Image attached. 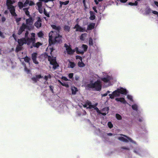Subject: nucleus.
Returning <instances> with one entry per match:
<instances>
[{"label": "nucleus", "mask_w": 158, "mask_h": 158, "mask_svg": "<svg viewBox=\"0 0 158 158\" xmlns=\"http://www.w3.org/2000/svg\"><path fill=\"white\" fill-rule=\"evenodd\" d=\"M51 27L54 31H51L49 34V43L50 46L56 42L59 43L61 41V36L59 34L60 27L53 25H52Z\"/></svg>", "instance_id": "1"}, {"label": "nucleus", "mask_w": 158, "mask_h": 158, "mask_svg": "<svg viewBox=\"0 0 158 158\" xmlns=\"http://www.w3.org/2000/svg\"><path fill=\"white\" fill-rule=\"evenodd\" d=\"M35 34L34 33L31 34V36L30 38H28L27 35V41L26 43L29 46H30L31 48L33 47L38 48L39 46L42 45V44L39 42L35 43Z\"/></svg>", "instance_id": "2"}, {"label": "nucleus", "mask_w": 158, "mask_h": 158, "mask_svg": "<svg viewBox=\"0 0 158 158\" xmlns=\"http://www.w3.org/2000/svg\"><path fill=\"white\" fill-rule=\"evenodd\" d=\"M97 104H98L96 103L94 105H92L91 103L90 102H87L85 104L83 105V106L84 107H86L87 108H94L97 111V112L101 113L103 115H105L108 113V111L109 110V108L108 107H105L103 109L102 111V112H101L98 109L96 106Z\"/></svg>", "instance_id": "3"}, {"label": "nucleus", "mask_w": 158, "mask_h": 158, "mask_svg": "<svg viewBox=\"0 0 158 158\" xmlns=\"http://www.w3.org/2000/svg\"><path fill=\"white\" fill-rule=\"evenodd\" d=\"M49 50H50L51 56H48V60L50 62V64L53 65V69H55L58 67L59 65L56 61V57L53 56L52 54L53 49L52 48H51L50 46H48L47 50L48 51Z\"/></svg>", "instance_id": "4"}, {"label": "nucleus", "mask_w": 158, "mask_h": 158, "mask_svg": "<svg viewBox=\"0 0 158 158\" xmlns=\"http://www.w3.org/2000/svg\"><path fill=\"white\" fill-rule=\"evenodd\" d=\"M101 77V80L104 82L105 87H109L113 84L112 83L113 77L111 76L108 75L106 73L103 72Z\"/></svg>", "instance_id": "5"}, {"label": "nucleus", "mask_w": 158, "mask_h": 158, "mask_svg": "<svg viewBox=\"0 0 158 158\" xmlns=\"http://www.w3.org/2000/svg\"><path fill=\"white\" fill-rule=\"evenodd\" d=\"M33 23V20L31 18L26 20V25L23 23L21 27H20L18 32V34L20 35L25 30L27 29L30 30Z\"/></svg>", "instance_id": "6"}, {"label": "nucleus", "mask_w": 158, "mask_h": 158, "mask_svg": "<svg viewBox=\"0 0 158 158\" xmlns=\"http://www.w3.org/2000/svg\"><path fill=\"white\" fill-rule=\"evenodd\" d=\"M127 93V91L126 89L120 88H118L117 90L113 92L112 94H109V95L110 98L113 99L114 97L119 96L120 94L125 95Z\"/></svg>", "instance_id": "7"}, {"label": "nucleus", "mask_w": 158, "mask_h": 158, "mask_svg": "<svg viewBox=\"0 0 158 158\" xmlns=\"http://www.w3.org/2000/svg\"><path fill=\"white\" fill-rule=\"evenodd\" d=\"M86 88L92 89L93 90L99 91L102 88V82L97 80L94 83H90L86 86Z\"/></svg>", "instance_id": "8"}, {"label": "nucleus", "mask_w": 158, "mask_h": 158, "mask_svg": "<svg viewBox=\"0 0 158 158\" xmlns=\"http://www.w3.org/2000/svg\"><path fill=\"white\" fill-rule=\"evenodd\" d=\"M30 59L27 56H26L25 58H21L20 59V61L22 62V64L24 66L25 71L27 73H30V70L28 68L30 65Z\"/></svg>", "instance_id": "9"}, {"label": "nucleus", "mask_w": 158, "mask_h": 158, "mask_svg": "<svg viewBox=\"0 0 158 158\" xmlns=\"http://www.w3.org/2000/svg\"><path fill=\"white\" fill-rule=\"evenodd\" d=\"M15 2L14 1L11 0H6V5L8 9L9 10L11 15L15 17L17 16V14L15 12V7L12 5V4Z\"/></svg>", "instance_id": "10"}, {"label": "nucleus", "mask_w": 158, "mask_h": 158, "mask_svg": "<svg viewBox=\"0 0 158 158\" xmlns=\"http://www.w3.org/2000/svg\"><path fill=\"white\" fill-rule=\"evenodd\" d=\"M118 139L122 141L126 142H130L131 144L133 146L136 145L135 142L132 140L131 138L125 135H118Z\"/></svg>", "instance_id": "11"}, {"label": "nucleus", "mask_w": 158, "mask_h": 158, "mask_svg": "<svg viewBox=\"0 0 158 158\" xmlns=\"http://www.w3.org/2000/svg\"><path fill=\"white\" fill-rule=\"evenodd\" d=\"M28 34V31H26L25 33V37L24 38H23L20 39L18 40V42L19 44V45H18L16 48V52H18L21 50L22 48V46L24 44H27L26 43V41H27V35Z\"/></svg>", "instance_id": "12"}, {"label": "nucleus", "mask_w": 158, "mask_h": 158, "mask_svg": "<svg viewBox=\"0 0 158 158\" xmlns=\"http://www.w3.org/2000/svg\"><path fill=\"white\" fill-rule=\"evenodd\" d=\"M88 48V46L85 44H82L81 46L79 48H76L75 50L76 53L77 54H83L84 52L87 51Z\"/></svg>", "instance_id": "13"}, {"label": "nucleus", "mask_w": 158, "mask_h": 158, "mask_svg": "<svg viewBox=\"0 0 158 158\" xmlns=\"http://www.w3.org/2000/svg\"><path fill=\"white\" fill-rule=\"evenodd\" d=\"M28 4L30 6H32L34 5L35 4L33 1L31 0H26L24 4L21 2H19L18 3V6L20 9L26 6Z\"/></svg>", "instance_id": "14"}, {"label": "nucleus", "mask_w": 158, "mask_h": 158, "mask_svg": "<svg viewBox=\"0 0 158 158\" xmlns=\"http://www.w3.org/2000/svg\"><path fill=\"white\" fill-rule=\"evenodd\" d=\"M64 46L65 48L67 54H73L76 51L75 49L74 50H72L70 45L65 44Z\"/></svg>", "instance_id": "15"}, {"label": "nucleus", "mask_w": 158, "mask_h": 158, "mask_svg": "<svg viewBox=\"0 0 158 158\" xmlns=\"http://www.w3.org/2000/svg\"><path fill=\"white\" fill-rule=\"evenodd\" d=\"M134 152L141 156H144L145 152L139 147L137 148L134 150Z\"/></svg>", "instance_id": "16"}, {"label": "nucleus", "mask_w": 158, "mask_h": 158, "mask_svg": "<svg viewBox=\"0 0 158 158\" xmlns=\"http://www.w3.org/2000/svg\"><path fill=\"white\" fill-rule=\"evenodd\" d=\"M74 29H76V31H80L81 32H84L85 31H86L85 28H83L79 25L78 24H77L74 27Z\"/></svg>", "instance_id": "17"}, {"label": "nucleus", "mask_w": 158, "mask_h": 158, "mask_svg": "<svg viewBox=\"0 0 158 158\" xmlns=\"http://www.w3.org/2000/svg\"><path fill=\"white\" fill-rule=\"evenodd\" d=\"M89 44L90 46H92L94 48L97 47V44L95 41H94L93 39L91 37H90L89 39Z\"/></svg>", "instance_id": "18"}, {"label": "nucleus", "mask_w": 158, "mask_h": 158, "mask_svg": "<svg viewBox=\"0 0 158 158\" xmlns=\"http://www.w3.org/2000/svg\"><path fill=\"white\" fill-rule=\"evenodd\" d=\"M41 21L40 18H38L37 21L35 23V26L38 28H40L41 26Z\"/></svg>", "instance_id": "19"}, {"label": "nucleus", "mask_w": 158, "mask_h": 158, "mask_svg": "<svg viewBox=\"0 0 158 158\" xmlns=\"http://www.w3.org/2000/svg\"><path fill=\"white\" fill-rule=\"evenodd\" d=\"M36 5L37 6V8L40 13H42L43 12V10L42 9V3L41 2H39L36 3Z\"/></svg>", "instance_id": "20"}, {"label": "nucleus", "mask_w": 158, "mask_h": 158, "mask_svg": "<svg viewBox=\"0 0 158 158\" xmlns=\"http://www.w3.org/2000/svg\"><path fill=\"white\" fill-rule=\"evenodd\" d=\"M37 56V53H34L32 54V58L33 60V61L34 63L36 64H38V62L36 60Z\"/></svg>", "instance_id": "21"}, {"label": "nucleus", "mask_w": 158, "mask_h": 158, "mask_svg": "<svg viewBox=\"0 0 158 158\" xmlns=\"http://www.w3.org/2000/svg\"><path fill=\"white\" fill-rule=\"evenodd\" d=\"M151 11L152 13L155 15H156L157 17H158V12L156 11L152 10L149 8H148L146 10V13L147 14H149Z\"/></svg>", "instance_id": "22"}, {"label": "nucleus", "mask_w": 158, "mask_h": 158, "mask_svg": "<svg viewBox=\"0 0 158 158\" xmlns=\"http://www.w3.org/2000/svg\"><path fill=\"white\" fill-rule=\"evenodd\" d=\"M42 77L40 75H36L35 77H33L32 78V79L33 81L35 82H37L39 80L42 78Z\"/></svg>", "instance_id": "23"}, {"label": "nucleus", "mask_w": 158, "mask_h": 158, "mask_svg": "<svg viewBox=\"0 0 158 158\" xmlns=\"http://www.w3.org/2000/svg\"><path fill=\"white\" fill-rule=\"evenodd\" d=\"M115 100L117 101H119L124 104H125L127 103V102L125 100L124 98H115Z\"/></svg>", "instance_id": "24"}, {"label": "nucleus", "mask_w": 158, "mask_h": 158, "mask_svg": "<svg viewBox=\"0 0 158 158\" xmlns=\"http://www.w3.org/2000/svg\"><path fill=\"white\" fill-rule=\"evenodd\" d=\"M139 106L137 103H134L131 106V107L132 109L135 111H137L139 109Z\"/></svg>", "instance_id": "25"}, {"label": "nucleus", "mask_w": 158, "mask_h": 158, "mask_svg": "<svg viewBox=\"0 0 158 158\" xmlns=\"http://www.w3.org/2000/svg\"><path fill=\"white\" fill-rule=\"evenodd\" d=\"M51 78V76L50 74H48L47 76H45L44 77V80H45V81H44V83L45 84H48V83L47 81L49 79H50Z\"/></svg>", "instance_id": "26"}, {"label": "nucleus", "mask_w": 158, "mask_h": 158, "mask_svg": "<svg viewBox=\"0 0 158 158\" xmlns=\"http://www.w3.org/2000/svg\"><path fill=\"white\" fill-rule=\"evenodd\" d=\"M71 90L72 91V94L73 95L75 94L78 91L77 88L73 86H72L71 87Z\"/></svg>", "instance_id": "27"}, {"label": "nucleus", "mask_w": 158, "mask_h": 158, "mask_svg": "<svg viewBox=\"0 0 158 158\" xmlns=\"http://www.w3.org/2000/svg\"><path fill=\"white\" fill-rule=\"evenodd\" d=\"M95 25L94 23H91L88 25L87 30H91L94 28Z\"/></svg>", "instance_id": "28"}, {"label": "nucleus", "mask_w": 158, "mask_h": 158, "mask_svg": "<svg viewBox=\"0 0 158 158\" xmlns=\"http://www.w3.org/2000/svg\"><path fill=\"white\" fill-rule=\"evenodd\" d=\"M87 34L86 33L82 34L80 36V38L81 40H84L87 37Z\"/></svg>", "instance_id": "29"}, {"label": "nucleus", "mask_w": 158, "mask_h": 158, "mask_svg": "<svg viewBox=\"0 0 158 158\" xmlns=\"http://www.w3.org/2000/svg\"><path fill=\"white\" fill-rule=\"evenodd\" d=\"M90 16L89 17V19L91 20H93L94 19H95V16L94 15V14L92 11H90Z\"/></svg>", "instance_id": "30"}, {"label": "nucleus", "mask_w": 158, "mask_h": 158, "mask_svg": "<svg viewBox=\"0 0 158 158\" xmlns=\"http://www.w3.org/2000/svg\"><path fill=\"white\" fill-rule=\"evenodd\" d=\"M69 2V1H67L64 2L60 1V7H61L62 5H66L68 4Z\"/></svg>", "instance_id": "31"}, {"label": "nucleus", "mask_w": 158, "mask_h": 158, "mask_svg": "<svg viewBox=\"0 0 158 158\" xmlns=\"http://www.w3.org/2000/svg\"><path fill=\"white\" fill-rule=\"evenodd\" d=\"M68 65L69 67L73 68L75 67V64L74 62L69 61Z\"/></svg>", "instance_id": "32"}, {"label": "nucleus", "mask_w": 158, "mask_h": 158, "mask_svg": "<svg viewBox=\"0 0 158 158\" xmlns=\"http://www.w3.org/2000/svg\"><path fill=\"white\" fill-rule=\"evenodd\" d=\"M78 65L80 67H83L85 66V64L82 62V60L78 62Z\"/></svg>", "instance_id": "33"}, {"label": "nucleus", "mask_w": 158, "mask_h": 158, "mask_svg": "<svg viewBox=\"0 0 158 158\" xmlns=\"http://www.w3.org/2000/svg\"><path fill=\"white\" fill-rule=\"evenodd\" d=\"M23 11L25 12L26 14L29 16V11H28V8H24L23 9Z\"/></svg>", "instance_id": "34"}, {"label": "nucleus", "mask_w": 158, "mask_h": 158, "mask_svg": "<svg viewBox=\"0 0 158 158\" xmlns=\"http://www.w3.org/2000/svg\"><path fill=\"white\" fill-rule=\"evenodd\" d=\"M127 99H129L131 101L134 102L133 97L132 96L130 95H127Z\"/></svg>", "instance_id": "35"}, {"label": "nucleus", "mask_w": 158, "mask_h": 158, "mask_svg": "<svg viewBox=\"0 0 158 158\" xmlns=\"http://www.w3.org/2000/svg\"><path fill=\"white\" fill-rule=\"evenodd\" d=\"M58 81L63 86H64L66 87H69V85L68 84L65 83H62L60 80H58Z\"/></svg>", "instance_id": "36"}, {"label": "nucleus", "mask_w": 158, "mask_h": 158, "mask_svg": "<svg viewBox=\"0 0 158 158\" xmlns=\"http://www.w3.org/2000/svg\"><path fill=\"white\" fill-rule=\"evenodd\" d=\"M15 20L16 21L17 23V24L18 25H19V22L21 20V18H17V17H15Z\"/></svg>", "instance_id": "37"}, {"label": "nucleus", "mask_w": 158, "mask_h": 158, "mask_svg": "<svg viewBox=\"0 0 158 158\" xmlns=\"http://www.w3.org/2000/svg\"><path fill=\"white\" fill-rule=\"evenodd\" d=\"M110 92L109 91H106V92L104 94H101V95H102V97H105L108 94H109L110 93Z\"/></svg>", "instance_id": "38"}, {"label": "nucleus", "mask_w": 158, "mask_h": 158, "mask_svg": "<svg viewBox=\"0 0 158 158\" xmlns=\"http://www.w3.org/2000/svg\"><path fill=\"white\" fill-rule=\"evenodd\" d=\"M116 117L118 120H120L122 119L121 116L118 114H116Z\"/></svg>", "instance_id": "39"}, {"label": "nucleus", "mask_w": 158, "mask_h": 158, "mask_svg": "<svg viewBox=\"0 0 158 158\" xmlns=\"http://www.w3.org/2000/svg\"><path fill=\"white\" fill-rule=\"evenodd\" d=\"M38 35L39 37H43L44 34L42 31H40L38 33Z\"/></svg>", "instance_id": "40"}, {"label": "nucleus", "mask_w": 158, "mask_h": 158, "mask_svg": "<svg viewBox=\"0 0 158 158\" xmlns=\"http://www.w3.org/2000/svg\"><path fill=\"white\" fill-rule=\"evenodd\" d=\"M138 4V2L137 1L135 2L134 3L129 2V5L131 6H136Z\"/></svg>", "instance_id": "41"}, {"label": "nucleus", "mask_w": 158, "mask_h": 158, "mask_svg": "<svg viewBox=\"0 0 158 158\" xmlns=\"http://www.w3.org/2000/svg\"><path fill=\"white\" fill-rule=\"evenodd\" d=\"M64 30L66 31H69L70 30V27L68 26H65L64 27Z\"/></svg>", "instance_id": "42"}, {"label": "nucleus", "mask_w": 158, "mask_h": 158, "mask_svg": "<svg viewBox=\"0 0 158 158\" xmlns=\"http://www.w3.org/2000/svg\"><path fill=\"white\" fill-rule=\"evenodd\" d=\"M108 125L109 128H112L113 127V125L112 123L110 122H109L108 123Z\"/></svg>", "instance_id": "43"}, {"label": "nucleus", "mask_w": 158, "mask_h": 158, "mask_svg": "<svg viewBox=\"0 0 158 158\" xmlns=\"http://www.w3.org/2000/svg\"><path fill=\"white\" fill-rule=\"evenodd\" d=\"M54 0H39L40 2H44L45 3H47L50 1H53Z\"/></svg>", "instance_id": "44"}, {"label": "nucleus", "mask_w": 158, "mask_h": 158, "mask_svg": "<svg viewBox=\"0 0 158 158\" xmlns=\"http://www.w3.org/2000/svg\"><path fill=\"white\" fill-rule=\"evenodd\" d=\"M73 73H70L68 75L70 79H72L73 78Z\"/></svg>", "instance_id": "45"}, {"label": "nucleus", "mask_w": 158, "mask_h": 158, "mask_svg": "<svg viewBox=\"0 0 158 158\" xmlns=\"http://www.w3.org/2000/svg\"><path fill=\"white\" fill-rule=\"evenodd\" d=\"M76 58L77 60L79 59L80 60H80H82V57H81L80 56H76Z\"/></svg>", "instance_id": "46"}, {"label": "nucleus", "mask_w": 158, "mask_h": 158, "mask_svg": "<svg viewBox=\"0 0 158 158\" xmlns=\"http://www.w3.org/2000/svg\"><path fill=\"white\" fill-rule=\"evenodd\" d=\"M0 36L2 38H4L5 37L4 34L3 33H2L1 31H0Z\"/></svg>", "instance_id": "47"}, {"label": "nucleus", "mask_w": 158, "mask_h": 158, "mask_svg": "<svg viewBox=\"0 0 158 158\" xmlns=\"http://www.w3.org/2000/svg\"><path fill=\"white\" fill-rule=\"evenodd\" d=\"M44 13L45 14V15L47 17H49V14L46 12L45 9H44Z\"/></svg>", "instance_id": "48"}, {"label": "nucleus", "mask_w": 158, "mask_h": 158, "mask_svg": "<svg viewBox=\"0 0 158 158\" xmlns=\"http://www.w3.org/2000/svg\"><path fill=\"white\" fill-rule=\"evenodd\" d=\"M62 79L63 80H64L65 81H67L69 80L68 79V78L67 77H62Z\"/></svg>", "instance_id": "49"}, {"label": "nucleus", "mask_w": 158, "mask_h": 158, "mask_svg": "<svg viewBox=\"0 0 158 158\" xmlns=\"http://www.w3.org/2000/svg\"><path fill=\"white\" fill-rule=\"evenodd\" d=\"M75 78L76 80L77 81L79 79V77L77 75H76L75 76Z\"/></svg>", "instance_id": "50"}, {"label": "nucleus", "mask_w": 158, "mask_h": 158, "mask_svg": "<svg viewBox=\"0 0 158 158\" xmlns=\"http://www.w3.org/2000/svg\"><path fill=\"white\" fill-rule=\"evenodd\" d=\"M154 4L158 7V2L156 1L154 2Z\"/></svg>", "instance_id": "51"}, {"label": "nucleus", "mask_w": 158, "mask_h": 158, "mask_svg": "<svg viewBox=\"0 0 158 158\" xmlns=\"http://www.w3.org/2000/svg\"><path fill=\"white\" fill-rule=\"evenodd\" d=\"M6 20V18L5 17H2V22H4Z\"/></svg>", "instance_id": "52"}, {"label": "nucleus", "mask_w": 158, "mask_h": 158, "mask_svg": "<svg viewBox=\"0 0 158 158\" xmlns=\"http://www.w3.org/2000/svg\"><path fill=\"white\" fill-rule=\"evenodd\" d=\"M94 77L97 79L99 78V76L98 75H94Z\"/></svg>", "instance_id": "53"}, {"label": "nucleus", "mask_w": 158, "mask_h": 158, "mask_svg": "<svg viewBox=\"0 0 158 158\" xmlns=\"http://www.w3.org/2000/svg\"><path fill=\"white\" fill-rule=\"evenodd\" d=\"M49 87H50V89L52 91H53V87L52 86H50Z\"/></svg>", "instance_id": "54"}, {"label": "nucleus", "mask_w": 158, "mask_h": 158, "mask_svg": "<svg viewBox=\"0 0 158 158\" xmlns=\"http://www.w3.org/2000/svg\"><path fill=\"white\" fill-rule=\"evenodd\" d=\"M127 0H120V1L122 3L126 2Z\"/></svg>", "instance_id": "55"}, {"label": "nucleus", "mask_w": 158, "mask_h": 158, "mask_svg": "<svg viewBox=\"0 0 158 158\" xmlns=\"http://www.w3.org/2000/svg\"><path fill=\"white\" fill-rule=\"evenodd\" d=\"M123 148L125 149H127V150H129L131 148H128V147H123Z\"/></svg>", "instance_id": "56"}, {"label": "nucleus", "mask_w": 158, "mask_h": 158, "mask_svg": "<svg viewBox=\"0 0 158 158\" xmlns=\"http://www.w3.org/2000/svg\"><path fill=\"white\" fill-rule=\"evenodd\" d=\"M13 37L14 38V39H15V41H16V36H15V34H13Z\"/></svg>", "instance_id": "57"}, {"label": "nucleus", "mask_w": 158, "mask_h": 158, "mask_svg": "<svg viewBox=\"0 0 158 158\" xmlns=\"http://www.w3.org/2000/svg\"><path fill=\"white\" fill-rule=\"evenodd\" d=\"M83 3L84 4V5L85 7L86 8V6H85V0H83Z\"/></svg>", "instance_id": "58"}, {"label": "nucleus", "mask_w": 158, "mask_h": 158, "mask_svg": "<svg viewBox=\"0 0 158 158\" xmlns=\"http://www.w3.org/2000/svg\"><path fill=\"white\" fill-rule=\"evenodd\" d=\"M107 135L109 136H111L112 135V134L111 133H109L107 134Z\"/></svg>", "instance_id": "59"}, {"label": "nucleus", "mask_w": 158, "mask_h": 158, "mask_svg": "<svg viewBox=\"0 0 158 158\" xmlns=\"http://www.w3.org/2000/svg\"><path fill=\"white\" fill-rule=\"evenodd\" d=\"M95 2L96 4H98V2L97 1V0H95Z\"/></svg>", "instance_id": "60"}, {"label": "nucleus", "mask_w": 158, "mask_h": 158, "mask_svg": "<svg viewBox=\"0 0 158 158\" xmlns=\"http://www.w3.org/2000/svg\"><path fill=\"white\" fill-rule=\"evenodd\" d=\"M139 121H140V122H141V121H142V119H139Z\"/></svg>", "instance_id": "61"}, {"label": "nucleus", "mask_w": 158, "mask_h": 158, "mask_svg": "<svg viewBox=\"0 0 158 158\" xmlns=\"http://www.w3.org/2000/svg\"><path fill=\"white\" fill-rule=\"evenodd\" d=\"M102 0H98V1L99 2H100V1H102Z\"/></svg>", "instance_id": "62"}, {"label": "nucleus", "mask_w": 158, "mask_h": 158, "mask_svg": "<svg viewBox=\"0 0 158 158\" xmlns=\"http://www.w3.org/2000/svg\"><path fill=\"white\" fill-rule=\"evenodd\" d=\"M141 0H136V1H141Z\"/></svg>", "instance_id": "63"}, {"label": "nucleus", "mask_w": 158, "mask_h": 158, "mask_svg": "<svg viewBox=\"0 0 158 158\" xmlns=\"http://www.w3.org/2000/svg\"><path fill=\"white\" fill-rule=\"evenodd\" d=\"M96 40V39H94V40Z\"/></svg>", "instance_id": "64"}]
</instances>
